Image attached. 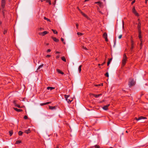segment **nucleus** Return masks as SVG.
Instances as JSON below:
<instances>
[{
    "instance_id": "nucleus-1",
    "label": "nucleus",
    "mask_w": 148,
    "mask_h": 148,
    "mask_svg": "<svg viewBox=\"0 0 148 148\" xmlns=\"http://www.w3.org/2000/svg\"><path fill=\"white\" fill-rule=\"evenodd\" d=\"M129 80L128 85L129 87H131L135 85V82L134 79L131 78H130Z\"/></svg>"
},
{
    "instance_id": "nucleus-30",
    "label": "nucleus",
    "mask_w": 148,
    "mask_h": 148,
    "mask_svg": "<svg viewBox=\"0 0 148 148\" xmlns=\"http://www.w3.org/2000/svg\"><path fill=\"white\" fill-rule=\"evenodd\" d=\"M43 66V64H42L41 65H40L39 67H38V69H40V68H42Z\"/></svg>"
},
{
    "instance_id": "nucleus-23",
    "label": "nucleus",
    "mask_w": 148,
    "mask_h": 148,
    "mask_svg": "<svg viewBox=\"0 0 148 148\" xmlns=\"http://www.w3.org/2000/svg\"><path fill=\"white\" fill-rule=\"evenodd\" d=\"M23 133V132L21 131H19L18 133V134L19 136H21Z\"/></svg>"
},
{
    "instance_id": "nucleus-15",
    "label": "nucleus",
    "mask_w": 148,
    "mask_h": 148,
    "mask_svg": "<svg viewBox=\"0 0 148 148\" xmlns=\"http://www.w3.org/2000/svg\"><path fill=\"white\" fill-rule=\"evenodd\" d=\"M147 118L146 117H143V116H140L138 118V120H140L142 119H145Z\"/></svg>"
},
{
    "instance_id": "nucleus-20",
    "label": "nucleus",
    "mask_w": 148,
    "mask_h": 148,
    "mask_svg": "<svg viewBox=\"0 0 148 148\" xmlns=\"http://www.w3.org/2000/svg\"><path fill=\"white\" fill-rule=\"evenodd\" d=\"M81 68H82V65H80L78 68V70L79 71V72L80 73L81 71Z\"/></svg>"
},
{
    "instance_id": "nucleus-51",
    "label": "nucleus",
    "mask_w": 148,
    "mask_h": 148,
    "mask_svg": "<svg viewBox=\"0 0 148 148\" xmlns=\"http://www.w3.org/2000/svg\"><path fill=\"white\" fill-rule=\"evenodd\" d=\"M110 62L108 61L107 63V65L109 66V64H110Z\"/></svg>"
},
{
    "instance_id": "nucleus-39",
    "label": "nucleus",
    "mask_w": 148,
    "mask_h": 148,
    "mask_svg": "<svg viewBox=\"0 0 148 148\" xmlns=\"http://www.w3.org/2000/svg\"><path fill=\"white\" fill-rule=\"evenodd\" d=\"M7 32V31L6 30H4L3 31V33L4 34H5Z\"/></svg>"
},
{
    "instance_id": "nucleus-4",
    "label": "nucleus",
    "mask_w": 148,
    "mask_h": 148,
    "mask_svg": "<svg viewBox=\"0 0 148 148\" xmlns=\"http://www.w3.org/2000/svg\"><path fill=\"white\" fill-rule=\"evenodd\" d=\"M69 97V95H64L65 98L66 99V101H67V102L69 103H71V101H72V100H70L68 98Z\"/></svg>"
},
{
    "instance_id": "nucleus-21",
    "label": "nucleus",
    "mask_w": 148,
    "mask_h": 148,
    "mask_svg": "<svg viewBox=\"0 0 148 148\" xmlns=\"http://www.w3.org/2000/svg\"><path fill=\"white\" fill-rule=\"evenodd\" d=\"M92 147H95V148H100V147L99 145H95L94 146Z\"/></svg>"
},
{
    "instance_id": "nucleus-9",
    "label": "nucleus",
    "mask_w": 148,
    "mask_h": 148,
    "mask_svg": "<svg viewBox=\"0 0 148 148\" xmlns=\"http://www.w3.org/2000/svg\"><path fill=\"white\" fill-rule=\"evenodd\" d=\"M13 108L14 110L18 112H21L23 111L22 110V109H18L16 108Z\"/></svg>"
},
{
    "instance_id": "nucleus-5",
    "label": "nucleus",
    "mask_w": 148,
    "mask_h": 148,
    "mask_svg": "<svg viewBox=\"0 0 148 148\" xmlns=\"http://www.w3.org/2000/svg\"><path fill=\"white\" fill-rule=\"evenodd\" d=\"M6 0H1V6L2 8H4L6 3Z\"/></svg>"
},
{
    "instance_id": "nucleus-14",
    "label": "nucleus",
    "mask_w": 148,
    "mask_h": 148,
    "mask_svg": "<svg viewBox=\"0 0 148 148\" xmlns=\"http://www.w3.org/2000/svg\"><path fill=\"white\" fill-rule=\"evenodd\" d=\"M141 23L140 21H139L138 23V29H141Z\"/></svg>"
},
{
    "instance_id": "nucleus-17",
    "label": "nucleus",
    "mask_w": 148,
    "mask_h": 148,
    "mask_svg": "<svg viewBox=\"0 0 148 148\" xmlns=\"http://www.w3.org/2000/svg\"><path fill=\"white\" fill-rule=\"evenodd\" d=\"M31 131L29 129H28V130H25V132L27 134H28Z\"/></svg>"
},
{
    "instance_id": "nucleus-13",
    "label": "nucleus",
    "mask_w": 148,
    "mask_h": 148,
    "mask_svg": "<svg viewBox=\"0 0 148 148\" xmlns=\"http://www.w3.org/2000/svg\"><path fill=\"white\" fill-rule=\"evenodd\" d=\"M55 89L54 87H50L48 86L47 87V89L48 90H51L53 89Z\"/></svg>"
},
{
    "instance_id": "nucleus-61",
    "label": "nucleus",
    "mask_w": 148,
    "mask_h": 148,
    "mask_svg": "<svg viewBox=\"0 0 148 148\" xmlns=\"http://www.w3.org/2000/svg\"><path fill=\"white\" fill-rule=\"evenodd\" d=\"M97 86H100V84H99L98 85H96Z\"/></svg>"
},
{
    "instance_id": "nucleus-22",
    "label": "nucleus",
    "mask_w": 148,
    "mask_h": 148,
    "mask_svg": "<svg viewBox=\"0 0 148 148\" xmlns=\"http://www.w3.org/2000/svg\"><path fill=\"white\" fill-rule=\"evenodd\" d=\"M52 31L53 32V33L54 34H57L58 33L57 32L56 30H54L53 29H52Z\"/></svg>"
},
{
    "instance_id": "nucleus-34",
    "label": "nucleus",
    "mask_w": 148,
    "mask_h": 148,
    "mask_svg": "<svg viewBox=\"0 0 148 148\" xmlns=\"http://www.w3.org/2000/svg\"><path fill=\"white\" fill-rule=\"evenodd\" d=\"M138 37H139V39H140L142 38V37L141 35V34H138Z\"/></svg>"
},
{
    "instance_id": "nucleus-58",
    "label": "nucleus",
    "mask_w": 148,
    "mask_h": 148,
    "mask_svg": "<svg viewBox=\"0 0 148 148\" xmlns=\"http://www.w3.org/2000/svg\"><path fill=\"white\" fill-rule=\"evenodd\" d=\"M78 24H76V26L77 27H78Z\"/></svg>"
},
{
    "instance_id": "nucleus-33",
    "label": "nucleus",
    "mask_w": 148,
    "mask_h": 148,
    "mask_svg": "<svg viewBox=\"0 0 148 148\" xmlns=\"http://www.w3.org/2000/svg\"><path fill=\"white\" fill-rule=\"evenodd\" d=\"M82 48L83 49H85L86 50H88V49L84 46H83Z\"/></svg>"
},
{
    "instance_id": "nucleus-35",
    "label": "nucleus",
    "mask_w": 148,
    "mask_h": 148,
    "mask_svg": "<svg viewBox=\"0 0 148 148\" xmlns=\"http://www.w3.org/2000/svg\"><path fill=\"white\" fill-rule=\"evenodd\" d=\"M105 75L107 77H109V74L108 72H107L105 74Z\"/></svg>"
},
{
    "instance_id": "nucleus-25",
    "label": "nucleus",
    "mask_w": 148,
    "mask_h": 148,
    "mask_svg": "<svg viewBox=\"0 0 148 148\" xmlns=\"http://www.w3.org/2000/svg\"><path fill=\"white\" fill-rule=\"evenodd\" d=\"M9 133L10 136H11L13 134V132L12 131H9Z\"/></svg>"
},
{
    "instance_id": "nucleus-36",
    "label": "nucleus",
    "mask_w": 148,
    "mask_h": 148,
    "mask_svg": "<svg viewBox=\"0 0 148 148\" xmlns=\"http://www.w3.org/2000/svg\"><path fill=\"white\" fill-rule=\"evenodd\" d=\"M43 29H44V28H42V27H40V28H39V30L40 31H41L42 30H43Z\"/></svg>"
},
{
    "instance_id": "nucleus-53",
    "label": "nucleus",
    "mask_w": 148,
    "mask_h": 148,
    "mask_svg": "<svg viewBox=\"0 0 148 148\" xmlns=\"http://www.w3.org/2000/svg\"><path fill=\"white\" fill-rule=\"evenodd\" d=\"M142 43H141V42H140V49H141V48H142Z\"/></svg>"
},
{
    "instance_id": "nucleus-2",
    "label": "nucleus",
    "mask_w": 148,
    "mask_h": 148,
    "mask_svg": "<svg viewBox=\"0 0 148 148\" xmlns=\"http://www.w3.org/2000/svg\"><path fill=\"white\" fill-rule=\"evenodd\" d=\"M127 59V57L125 54H124L123 56V59L122 61V65L124 66L125 64Z\"/></svg>"
},
{
    "instance_id": "nucleus-37",
    "label": "nucleus",
    "mask_w": 148,
    "mask_h": 148,
    "mask_svg": "<svg viewBox=\"0 0 148 148\" xmlns=\"http://www.w3.org/2000/svg\"><path fill=\"white\" fill-rule=\"evenodd\" d=\"M44 19L45 20H47V21H49L50 20L48 18H46L45 17H44Z\"/></svg>"
},
{
    "instance_id": "nucleus-12",
    "label": "nucleus",
    "mask_w": 148,
    "mask_h": 148,
    "mask_svg": "<svg viewBox=\"0 0 148 148\" xmlns=\"http://www.w3.org/2000/svg\"><path fill=\"white\" fill-rule=\"evenodd\" d=\"M52 38L53 39V40H54V41L56 42H58L59 41V40L58 39L54 37H52Z\"/></svg>"
},
{
    "instance_id": "nucleus-19",
    "label": "nucleus",
    "mask_w": 148,
    "mask_h": 148,
    "mask_svg": "<svg viewBox=\"0 0 148 148\" xmlns=\"http://www.w3.org/2000/svg\"><path fill=\"white\" fill-rule=\"evenodd\" d=\"M61 58L62 60H63L65 62H66V60L65 58V57H62Z\"/></svg>"
},
{
    "instance_id": "nucleus-46",
    "label": "nucleus",
    "mask_w": 148,
    "mask_h": 148,
    "mask_svg": "<svg viewBox=\"0 0 148 148\" xmlns=\"http://www.w3.org/2000/svg\"><path fill=\"white\" fill-rule=\"evenodd\" d=\"M112 60V58H110V59H109V61H108L109 62H110H110Z\"/></svg>"
},
{
    "instance_id": "nucleus-41",
    "label": "nucleus",
    "mask_w": 148,
    "mask_h": 148,
    "mask_svg": "<svg viewBox=\"0 0 148 148\" xmlns=\"http://www.w3.org/2000/svg\"><path fill=\"white\" fill-rule=\"evenodd\" d=\"M46 103H41L40 104V105L41 106H43V105H46Z\"/></svg>"
},
{
    "instance_id": "nucleus-60",
    "label": "nucleus",
    "mask_w": 148,
    "mask_h": 148,
    "mask_svg": "<svg viewBox=\"0 0 148 148\" xmlns=\"http://www.w3.org/2000/svg\"><path fill=\"white\" fill-rule=\"evenodd\" d=\"M41 1V2H42L43 1H44V0H40Z\"/></svg>"
},
{
    "instance_id": "nucleus-48",
    "label": "nucleus",
    "mask_w": 148,
    "mask_h": 148,
    "mask_svg": "<svg viewBox=\"0 0 148 148\" xmlns=\"http://www.w3.org/2000/svg\"><path fill=\"white\" fill-rule=\"evenodd\" d=\"M51 56L50 55H47L46 56V57H49Z\"/></svg>"
},
{
    "instance_id": "nucleus-29",
    "label": "nucleus",
    "mask_w": 148,
    "mask_h": 148,
    "mask_svg": "<svg viewBox=\"0 0 148 148\" xmlns=\"http://www.w3.org/2000/svg\"><path fill=\"white\" fill-rule=\"evenodd\" d=\"M81 14L83 16H84L86 17L87 16L84 13H83V12H81Z\"/></svg>"
},
{
    "instance_id": "nucleus-40",
    "label": "nucleus",
    "mask_w": 148,
    "mask_h": 148,
    "mask_svg": "<svg viewBox=\"0 0 148 148\" xmlns=\"http://www.w3.org/2000/svg\"><path fill=\"white\" fill-rule=\"evenodd\" d=\"M122 36V35H119L118 37V38H119V39H121V38Z\"/></svg>"
},
{
    "instance_id": "nucleus-3",
    "label": "nucleus",
    "mask_w": 148,
    "mask_h": 148,
    "mask_svg": "<svg viewBox=\"0 0 148 148\" xmlns=\"http://www.w3.org/2000/svg\"><path fill=\"white\" fill-rule=\"evenodd\" d=\"M131 47L130 48V50L131 51H133V49L134 48V41L132 40V39H131Z\"/></svg>"
},
{
    "instance_id": "nucleus-57",
    "label": "nucleus",
    "mask_w": 148,
    "mask_h": 148,
    "mask_svg": "<svg viewBox=\"0 0 148 148\" xmlns=\"http://www.w3.org/2000/svg\"><path fill=\"white\" fill-rule=\"evenodd\" d=\"M105 62H104V63H103L102 64H101V65H102V66H103V65H104V64H105Z\"/></svg>"
},
{
    "instance_id": "nucleus-38",
    "label": "nucleus",
    "mask_w": 148,
    "mask_h": 148,
    "mask_svg": "<svg viewBox=\"0 0 148 148\" xmlns=\"http://www.w3.org/2000/svg\"><path fill=\"white\" fill-rule=\"evenodd\" d=\"M24 119H28V117L27 116L25 115V116H24Z\"/></svg>"
},
{
    "instance_id": "nucleus-11",
    "label": "nucleus",
    "mask_w": 148,
    "mask_h": 148,
    "mask_svg": "<svg viewBox=\"0 0 148 148\" xmlns=\"http://www.w3.org/2000/svg\"><path fill=\"white\" fill-rule=\"evenodd\" d=\"M102 94H100L98 95H95V94H93V96L94 97H95L96 98H98L100 96L102 95Z\"/></svg>"
},
{
    "instance_id": "nucleus-55",
    "label": "nucleus",
    "mask_w": 148,
    "mask_h": 148,
    "mask_svg": "<svg viewBox=\"0 0 148 148\" xmlns=\"http://www.w3.org/2000/svg\"><path fill=\"white\" fill-rule=\"evenodd\" d=\"M89 0H85L84 2H86V1H88Z\"/></svg>"
},
{
    "instance_id": "nucleus-63",
    "label": "nucleus",
    "mask_w": 148,
    "mask_h": 148,
    "mask_svg": "<svg viewBox=\"0 0 148 148\" xmlns=\"http://www.w3.org/2000/svg\"><path fill=\"white\" fill-rule=\"evenodd\" d=\"M48 44H49L48 43V44H47V45H48Z\"/></svg>"
},
{
    "instance_id": "nucleus-49",
    "label": "nucleus",
    "mask_w": 148,
    "mask_h": 148,
    "mask_svg": "<svg viewBox=\"0 0 148 148\" xmlns=\"http://www.w3.org/2000/svg\"><path fill=\"white\" fill-rule=\"evenodd\" d=\"M61 40L62 42H63L64 41V39L62 38H61Z\"/></svg>"
},
{
    "instance_id": "nucleus-27",
    "label": "nucleus",
    "mask_w": 148,
    "mask_h": 148,
    "mask_svg": "<svg viewBox=\"0 0 148 148\" xmlns=\"http://www.w3.org/2000/svg\"><path fill=\"white\" fill-rule=\"evenodd\" d=\"M46 2L47 3H49L50 5L51 4V1L50 0H47L46 1Z\"/></svg>"
},
{
    "instance_id": "nucleus-43",
    "label": "nucleus",
    "mask_w": 148,
    "mask_h": 148,
    "mask_svg": "<svg viewBox=\"0 0 148 148\" xmlns=\"http://www.w3.org/2000/svg\"><path fill=\"white\" fill-rule=\"evenodd\" d=\"M60 57V55H57L56 57V58L57 59H58V58H59Z\"/></svg>"
},
{
    "instance_id": "nucleus-62",
    "label": "nucleus",
    "mask_w": 148,
    "mask_h": 148,
    "mask_svg": "<svg viewBox=\"0 0 148 148\" xmlns=\"http://www.w3.org/2000/svg\"><path fill=\"white\" fill-rule=\"evenodd\" d=\"M126 133H127V132H128L127 131H126Z\"/></svg>"
},
{
    "instance_id": "nucleus-6",
    "label": "nucleus",
    "mask_w": 148,
    "mask_h": 148,
    "mask_svg": "<svg viewBox=\"0 0 148 148\" xmlns=\"http://www.w3.org/2000/svg\"><path fill=\"white\" fill-rule=\"evenodd\" d=\"M48 33V32L45 31L42 32H39V34L40 36H44Z\"/></svg>"
},
{
    "instance_id": "nucleus-47",
    "label": "nucleus",
    "mask_w": 148,
    "mask_h": 148,
    "mask_svg": "<svg viewBox=\"0 0 148 148\" xmlns=\"http://www.w3.org/2000/svg\"><path fill=\"white\" fill-rule=\"evenodd\" d=\"M51 51V50L50 49H48L47 50V52H50Z\"/></svg>"
},
{
    "instance_id": "nucleus-7",
    "label": "nucleus",
    "mask_w": 148,
    "mask_h": 148,
    "mask_svg": "<svg viewBox=\"0 0 148 148\" xmlns=\"http://www.w3.org/2000/svg\"><path fill=\"white\" fill-rule=\"evenodd\" d=\"M103 37L105 39V40L106 41H108V38H107V34L105 32L103 34Z\"/></svg>"
},
{
    "instance_id": "nucleus-31",
    "label": "nucleus",
    "mask_w": 148,
    "mask_h": 148,
    "mask_svg": "<svg viewBox=\"0 0 148 148\" xmlns=\"http://www.w3.org/2000/svg\"><path fill=\"white\" fill-rule=\"evenodd\" d=\"M136 16H139L138 14L137 13V12L136 11L134 13Z\"/></svg>"
},
{
    "instance_id": "nucleus-64",
    "label": "nucleus",
    "mask_w": 148,
    "mask_h": 148,
    "mask_svg": "<svg viewBox=\"0 0 148 148\" xmlns=\"http://www.w3.org/2000/svg\"><path fill=\"white\" fill-rule=\"evenodd\" d=\"M111 148H112V147H111Z\"/></svg>"
},
{
    "instance_id": "nucleus-10",
    "label": "nucleus",
    "mask_w": 148,
    "mask_h": 148,
    "mask_svg": "<svg viewBox=\"0 0 148 148\" xmlns=\"http://www.w3.org/2000/svg\"><path fill=\"white\" fill-rule=\"evenodd\" d=\"M56 71H57V72L58 73H60V74H61L62 75H63L64 74V73L63 72H62L61 70H60L59 69H56Z\"/></svg>"
},
{
    "instance_id": "nucleus-24",
    "label": "nucleus",
    "mask_w": 148,
    "mask_h": 148,
    "mask_svg": "<svg viewBox=\"0 0 148 148\" xmlns=\"http://www.w3.org/2000/svg\"><path fill=\"white\" fill-rule=\"evenodd\" d=\"M138 34H141V29H138Z\"/></svg>"
},
{
    "instance_id": "nucleus-50",
    "label": "nucleus",
    "mask_w": 148,
    "mask_h": 148,
    "mask_svg": "<svg viewBox=\"0 0 148 148\" xmlns=\"http://www.w3.org/2000/svg\"><path fill=\"white\" fill-rule=\"evenodd\" d=\"M140 42H141V43H142L143 42V40L142 39V38L140 39Z\"/></svg>"
},
{
    "instance_id": "nucleus-45",
    "label": "nucleus",
    "mask_w": 148,
    "mask_h": 148,
    "mask_svg": "<svg viewBox=\"0 0 148 148\" xmlns=\"http://www.w3.org/2000/svg\"><path fill=\"white\" fill-rule=\"evenodd\" d=\"M135 2V0H134L131 3L132 4H133Z\"/></svg>"
},
{
    "instance_id": "nucleus-26",
    "label": "nucleus",
    "mask_w": 148,
    "mask_h": 148,
    "mask_svg": "<svg viewBox=\"0 0 148 148\" xmlns=\"http://www.w3.org/2000/svg\"><path fill=\"white\" fill-rule=\"evenodd\" d=\"M21 140H17L16 141L15 143L16 144H18L19 143H21Z\"/></svg>"
},
{
    "instance_id": "nucleus-28",
    "label": "nucleus",
    "mask_w": 148,
    "mask_h": 148,
    "mask_svg": "<svg viewBox=\"0 0 148 148\" xmlns=\"http://www.w3.org/2000/svg\"><path fill=\"white\" fill-rule=\"evenodd\" d=\"M132 12L133 13H134V12H136V10L135 9V8L134 7L132 9Z\"/></svg>"
},
{
    "instance_id": "nucleus-44",
    "label": "nucleus",
    "mask_w": 148,
    "mask_h": 148,
    "mask_svg": "<svg viewBox=\"0 0 148 148\" xmlns=\"http://www.w3.org/2000/svg\"><path fill=\"white\" fill-rule=\"evenodd\" d=\"M46 105H47L48 104H49L51 103V102H48L45 103Z\"/></svg>"
},
{
    "instance_id": "nucleus-16",
    "label": "nucleus",
    "mask_w": 148,
    "mask_h": 148,
    "mask_svg": "<svg viewBox=\"0 0 148 148\" xmlns=\"http://www.w3.org/2000/svg\"><path fill=\"white\" fill-rule=\"evenodd\" d=\"M13 103H14L15 104V106L16 107H17L18 108H21V107H20V106L19 105H18L17 104H16V103H15V101H14V102H13Z\"/></svg>"
},
{
    "instance_id": "nucleus-18",
    "label": "nucleus",
    "mask_w": 148,
    "mask_h": 148,
    "mask_svg": "<svg viewBox=\"0 0 148 148\" xmlns=\"http://www.w3.org/2000/svg\"><path fill=\"white\" fill-rule=\"evenodd\" d=\"M49 109H51V110H53L54 109H55L56 108H55V106H49Z\"/></svg>"
},
{
    "instance_id": "nucleus-54",
    "label": "nucleus",
    "mask_w": 148,
    "mask_h": 148,
    "mask_svg": "<svg viewBox=\"0 0 148 148\" xmlns=\"http://www.w3.org/2000/svg\"><path fill=\"white\" fill-rule=\"evenodd\" d=\"M148 1V0H145V3L146 4H147Z\"/></svg>"
},
{
    "instance_id": "nucleus-59",
    "label": "nucleus",
    "mask_w": 148,
    "mask_h": 148,
    "mask_svg": "<svg viewBox=\"0 0 148 148\" xmlns=\"http://www.w3.org/2000/svg\"><path fill=\"white\" fill-rule=\"evenodd\" d=\"M138 22H139V21H140V19H138Z\"/></svg>"
},
{
    "instance_id": "nucleus-42",
    "label": "nucleus",
    "mask_w": 148,
    "mask_h": 148,
    "mask_svg": "<svg viewBox=\"0 0 148 148\" xmlns=\"http://www.w3.org/2000/svg\"><path fill=\"white\" fill-rule=\"evenodd\" d=\"M95 3H97L98 4H101V2L100 1H98V2H95Z\"/></svg>"
},
{
    "instance_id": "nucleus-32",
    "label": "nucleus",
    "mask_w": 148,
    "mask_h": 148,
    "mask_svg": "<svg viewBox=\"0 0 148 148\" xmlns=\"http://www.w3.org/2000/svg\"><path fill=\"white\" fill-rule=\"evenodd\" d=\"M77 34L78 35L82 36L83 35V34L82 33L78 32L77 33Z\"/></svg>"
},
{
    "instance_id": "nucleus-56",
    "label": "nucleus",
    "mask_w": 148,
    "mask_h": 148,
    "mask_svg": "<svg viewBox=\"0 0 148 148\" xmlns=\"http://www.w3.org/2000/svg\"><path fill=\"white\" fill-rule=\"evenodd\" d=\"M56 53H60V52H59L58 51H56Z\"/></svg>"
},
{
    "instance_id": "nucleus-8",
    "label": "nucleus",
    "mask_w": 148,
    "mask_h": 148,
    "mask_svg": "<svg viewBox=\"0 0 148 148\" xmlns=\"http://www.w3.org/2000/svg\"><path fill=\"white\" fill-rule=\"evenodd\" d=\"M110 106V104H108L107 105L103 107V109L105 110H107L108 109V107Z\"/></svg>"
},
{
    "instance_id": "nucleus-52",
    "label": "nucleus",
    "mask_w": 148,
    "mask_h": 148,
    "mask_svg": "<svg viewBox=\"0 0 148 148\" xmlns=\"http://www.w3.org/2000/svg\"><path fill=\"white\" fill-rule=\"evenodd\" d=\"M135 120H137V121H139V120H138V118H136V117H135Z\"/></svg>"
}]
</instances>
